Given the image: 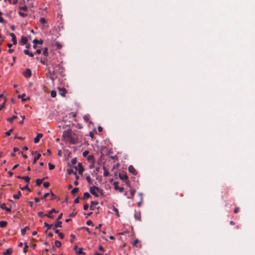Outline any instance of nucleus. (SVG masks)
<instances>
[{
	"instance_id": "nucleus-7",
	"label": "nucleus",
	"mask_w": 255,
	"mask_h": 255,
	"mask_svg": "<svg viewBox=\"0 0 255 255\" xmlns=\"http://www.w3.org/2000/svg\"><path fill=\"white\" fill-rule=\"evenodd\" d=\"M32 72L30 69H26L23 72V75L25 77H30L31 76Z\"/></svg>"
},
{
	"instance_id": "nucleus-50",
	"label": "nucleus",
	"mask_w": 255,
	"mask_h": 255,
	"mask_svg": "<svg viewBox=\"0 0 255 255\" xmlns=\"http://www.w3.org/2000/svg\"><path fill=\"white\" fill-rule=\"evenodd\" d=\"M88 208H89V206L87 204L84 205L83 209L84 210H87L88 209Z\"/></svg>"
},
{
	"instance_id": "nucleus-60",
	"label": "nucleus",
	"mask_w": 255,
	"mask_h": 255,
	"mask_svg": "<svg viewBox=\"0 0 255 255\" xmlns=\"http://www.w3.org/2000/svg\"><path fill=\"white\" fill-rule=\"evenodd\" d=\"M4 210H5L6 211L8 212H11V209H10V208H8V207H5Z\"/></svg>"
},
{
	"instance_id": "nucleus-52",
	"label": "nucleus",
	"mask_w": 255,
	"mask_h": 255,
	"mask_svg": "<svg viewBox=\"0 0 255 255\" xmlns=\"http://www.w3.org/2000/svg\"><path fill=\"white\" fill-rule=\"evenodd\" d=\"M5 207H5V204L4 203L1 204L0 205V208H1V209H2L4 210Z\"/></svg>"
},
{
	"instance_id": "nucleus-30",
	"label": "nucleus",
	"mask_w": 255,
	"mask_h": 255,
	"mask_svg": "<svg viewBox=\"0 0 255 255\" xmlns=\"http://www.w3.org/2000/svg\"><path fill=\"white\" fill-rule=\"evenodd\" d=\"M55 246L57 248H60L61 246V243L60 241L56 240L55 242Z\"/></svg>"
},
{
	"instance_id": "nucleus-15",
	"label": "nucleus",
	"mask_w": 255,
	"mask_h": 255,
	"mask_svg": "<svg viewBox=\"0 0 255 255\" xmlns=\"http://www.w3.org/2000/svg\"><path fill=\"white\" fill-rule=\"evenodd\" d=\"M62 223L61 221H60V220H57L55 222L54 226L55 228H58V227L61 228V227H62Z\"/></svg>"
},
{
	"instance_id": "nucleus-27",
	"label": "nucleus",
	"mask_w": 255,
	"mask_h": 255,
	"mask_svg": "<svg viewBox=\"0 0 255 255\" xmlns=\"http://www.w3.org/2000/svg\"><path fill=\"white\" fill-rule=\"evenodd\" d=\"M44 179H37L36 180V184L37 186H39L42 183V181Z\"/></svg>"
},
{
	"instance_id": "nucleus-59",
	"label": "nucleus",
	"mask_w": 255,
	"mask_h": 255,
	"mask_svg": "<svg viewBox=\"0 0 255 255\" xmlns=\"http://www.w3.org/2000/svg\"><path fill=\"white\" fill-rule=\"evenodd\" d=\"M239 211V207H236L235 209H234V212L235 213H237Z\"/></svg>"
},
{
	"instance_id": "nucleus-47",
	"label": "nucleus",
	"mask_w": 255,
	"mask_h": 255,
	"mask_svg": "<svg viewBox=\"0 0 255 255\" xmlns=\"http://www.w3.org/2000/svg\"><path fill=\"white\" fill-rule=\"evenodd\" d=\"M70 237L71 238V240H70V242L71 243H73L74 242V240L75 238V236L73 234H71L70 235Z\"/></svg>"
},
{
	"instance_id": "nucleus-43",
	"label": "nucleus",
	"mask_w": 255,
	"mask_h": 255,
	"mask_svg": "<svg viewBox=\"0 0 255 255\" xmlns=\"http://www.w3.org/2000/svg\"><path fill=\"white\" fill-rule=\"evenodd\" d=\"M24 245L25 246H24V248L23 249V252L24 253H26L27 252V249L28 246H27V244H26V243Z\"/></svg>"
},
{
	"instance_id": "nucleus-36",
	"label": "nucleus",
	"mask_w": 255,
	"mask_h": 255,
	"mask_svg": "<svg viewBox=\"0 0 255 255\" xmlns=\"http://www.w3.org/2000/svg\"><path fill=\"white\" fill-rule=\"evenodd\" d=\"M21 189L22 190H27L29 192H30V191H31L30 189L29 188V187H28V184H27L26 186H24V187H21Z\"/></svg>"
},
{
	"instance_id": "nucleus-32",
	"label": "nucleus",
	"mask_w": 255,
	"mask_h": 255,
	"mask_svg": "<svg viewBox=\"0 0 255 255\" xmlns=\"http://www.w3.org/2000/svg\"><path fill=\"white\" fill-rule=\"evenodd\" d=\"M22 179L24 180L27 183V184L29 183L30 180V178L28 176H23Z\"/></svg>"
},
{
	"instance_id": "nucleus-6",
	"label": "nucleus",
	"mask_w": 255,
	"mask_h": 255,
	"mask_svg": "<svg viewBox=\"0 0 255 255\" xmlns=\"http://www.w3.org/2000/svg\"><path fill=\"white\" fill-rule=\"evenodd\" d=\"M118 184H119V183L118 182H116V181L114 182L113 183L114 188H115V190H119V191L120 192H122L124 190V188L123 187H119Z\"/></svg>"
},
{
	"instance_id": "nucleus-22",
	"label": "nucleus",
	"mask_w": 255,
	"mask_h": 255,
	"mask_svg": "<svg viewBox=\"0 0 255 255\" xmlns=\"http://www.w3.org/2000/svg\"><path fill=\"white\" fill-rule=\"evenodd\" d=\"M21 195V192L20 191H18L17 194L13 195V197L15 199H19L20 198Z\"/></svg>"
},
{
	"instance_id": "nucleus-63",
	"label": "nucleus",
	"mask_w": 255,
	"mask_h": 255,
	"mask_svg": "<svg viewBox=\"0 0 255 255\" xmlns=\"http://www.w3.org/2000/svg\"><path fill=\"white\" fill-rule=\"evenodd\" d=\"M34 201H35V202L38 203L39 202V201H40V199L36 197V198H34Z\"/></svg>"
},
{
	"instance_id": "nucleus-1",
	"label": "nucleus",
	"mask_w": 255,
	"mask_h": 255,
	"mask_svg": "<svg viewBox=\"0 0 255 255\" xmlns=\"http://www.w3.org/2000/svg\"><path fill=\"white\" fill-rule=\"evenodd\" d=\"M62 67L61 65L59 64H57L52 70L51 69L50 67H48L47 68V73H46L47 77H49L50 79L53 82L54 80V78L53 77V75H55L58 73H61L62 72Z\"/></svg>"
},
{
	"instance_id": "nucleus-10",
	"label": "nucleus",
	"mask_w": 255,
	"mask_h": 255,
	"mask_svg": "<svg viewBox=\"0 0 255 255\" xmlns=\"http://www.w3.org/2000/svg\"><path fill=\"white\" fill-rule=\"evenodd\" d=\"M91 205L90 207V209L91 210H94L96 208L95 206L98 204V202L95 201H91Z\"/></svg>"
},
{
	"instance_id": "nucleus-26",
	"label": "nucleus",
	"mask_w": 255,
	"mask_h": 255,
	"mask_svg": "<svg viewBox=\"0 0 255 255\" xmlns=\"http://www.w3.org/2000/svg\"><path fill=\"white\" fill-rule=\"evenodd\" d=\"M33 42L35 44H42L43 43V40H38L37 39H35L33 40Z\"/></svg>"
},
{
	"instance_id": "nucleus-23",
	"label": "nucleus",
	"mask_w": 255,
	"mask_h": 255,
	"mask_svg": "<svg viewBox=\"0 0 255 255\" xmlns=\"http://www.w3.org/2000/svg\"><path fill=\"white\" fill-rule=\"evenodd\" d=\"M28 230H29V227L28 226H26L24 228L21 230V234L24 235L25 234L26 231Z\"/></svg>"
},
{
	"instance_id": "nucleus-8",
	"label": "nucleus",
	"mask_w": 255,
	"mask_h": 255,
	"mask_svg": "<svg viewBox=\"0 0 255 255\" xmlns=\"http://www.w3.org/2000/svg\"><path fill=\"white\" fill-rule=\"evenodd\" d=\"M119 177L123 181H126L128 180V177L126 173L122 172L119 173Z\"/></svg>"
},
{
	"instance_id": "nucleus-21",
	"label": "nucleus",
	"mask_w": 255,
	"mask_h": 255,
	"mask_svg": "<svg viewBox=\"0 0 255 255\" xmlns=\"http://www.w3.org/2000/svg\"><path fill=\"white\" fill-rule=\"evenodd\" d=\"M23 52H24V54H26V55H29V56H30V57H33V56H34V54H33V53H32V52H29L28 50H27V49H25V50H24V51H23Z\"/></svg>"
},
{
	"instance_id": "nucleus-51",
	"label": "nucleus",
	"mask_w": 255,
	"mask_h": 255,
	"mask_svg": "<svg viewBox=\"0 0 255 255\" xmlns=\"http://www.w3.org/2000/svg\"><path fill=\"white\" fill-rule=\"evenodd\" d=\"M59 235V237L61 238V239H63L64 237V235L63 233H59V234H58Z\"/></svg>"
},
{
	"instance_id": "nucleus-39",
	"label": "nucleus",
	"mask_w": 255,
	"mask_h": 255,
	"mask_svg": "<svg viewBox=\"0 0 255 255\" xmlns=\"http://www.w3.org/2000/svg\"><path fill=\"white\" fill-rule=\"evenodd\" d=\"M86 179L89 184H91L92 183V179L90 176H87Z\"/></svg>"
},
{
	"instance_id": "nucleus-64",
	"label": "nucleus",
	"mask_w": 255,
	"mask_h": 255,
	"mask_svg": "<svg viewBox=\"0 0 255 255\" xmlns=\"http://www.w3.org/2000/svg\"><path fill=\"white\" fill-rule=\"evenodd\" d=\"M54 232H55V233L59 234V230L57 229L55 227V228L54 229Z\"/></svg>"
},
{
	"instance_id": "nucleus-2",
	"label": "nucleus",
	"mask_w": 255,
	"mask_h": 255,
	"mask_svg": "<svg viewBox=\"0 0 255 255\" xmlns=\"http://www.w3.org/2000/svg\"><path fill=\"white\" fill-rule=\"evenodd\" d=\"M63 136L64 137V138L68 141L70 143L72 144H75L77 142V139L74 138L71 132L68 131H64L63 134Z\"/></svg>"
},
{
	"instance_id": "nucleus-45",
	"label": "nucleus",
	"mask_w": 255,
	"mask_h": 255,
	"mask_svg": "<svg viewBox=\"0 0 255 255\" xmlns=\"http://www.w3.org/2000/svg\"><path fill=\"white\" fill-rule=\"evenodd\" d=\"M12 130H13V129H12V128H11V129H9L8 131H6V132H5V134H6V136H9V135H10V133H11V132L12 131Z\"/></svg>"
},
{
	"instance_id": "nucleus-34",
	"label": "nucleus",
	"mask_w": 255,
	"mask_h": 255,
	"mask_svg": "<svg viewBox=\"0 0 255 255\" xmlns=\"http://www.w3.org/2000/svg\"><path fill=\"white\" fill-rule=\"evenodd\" d=\"M19 9L22 10H24L25 11L27 10V6L26 5H24V6H20L19 7Z\"/></svg>"
},
{
	"instance_id": "nucleus-16",
	"label": "nucleus",
	"mask_w": 255,
	"mask_h": 255,
	"mask_svg": "<svg viewBox=\"0 0 255 255\" xmlns=\"http://www.w3.org/2000/svg\"><path fill=\"white\" fill-rule=\"evenodd\" d=\"M12 249L8 248L4 252H3V255H9L12 253Z\"/></svg>"
},
{
	"instance_id": "nucleus-49",
	"label": "nucleus",
	"mask_w": 255,
	"mask_h": 255,
	"mask_svg": "<svg viewBox=\"0 0 255 255\" xmlns=\"http://www.w3.org/2000/svg\"><path fill=\"white\" fill-rule=\"evenodd\" d=\"M89 153V151L87 150H86L83 152V156L84 157H86Z\"/></svg>"
},
{
	"instance_id": "nucleus-31",
	"label": "nucleus",
	"mask_w": 255,
	"mask_h": 255,
	"mask_svg": "<svg viewBox=\"0 0 255 255\" xmlns=\"http://www.w3.org/2000/svg\"><path fill=\"white\" fill-rule=\"evenodd\" d=\"M55 45L56 46L57 48L58 49H61V47H62L61 44L60 43V42H59L58 41H56L55 42Z\"/></svg>"
},
{
	"instance_id": "nucleus-35",
	"label": "nucleus",
	"mask_w": 255,
	"mask_h": 255,
	"mask_svg": "<svg viewBox=\"0 0 255 255\" xmlns=\"http://www.w3.org/2000/svg\"><path fill=\"white\" fill-rule=\"evenodd\" d=\"M39 21L41 23L43 24H45L46 22V19L44 17H41L39 19Z\"/></svg>"
},
{
	"instance_id": "nucleus-5",
	"label": "nucleus",
	"mask_w": 255,
	"mask_h": 255,
	"mask_svg": "<svg viewBox=\"0 0 255 255\" xmlns=\"http://www.w3.org/2000/svg\"><path fill=\"white\" fill-rule=\"evenodd\" d=\"M76 170H78V172L79 174H82L84 170V168H83L82 164L80 162L78 163V167H75Z\"/></svg>"
},
{
	"instance_id": "nucleus-48",
	"label": "nucleus",
	"mask_w": 255,
	"mask_h": 255,
	"mask_svg": "<svg viewBox=\"0 0 255 255\" xmlns=\"http://www.w3.org/2000/svg\"><path fill=\"white\" fill-rule=\"evenodd\" d=\"M86 224L88 226H90V225L93 226V222L91 220L87 221L86 222Z\"/></svg>"
},
{
	"instance_id": "nucleus-29",
	"label": "nucleus",
	"mask_w": 255,
	"mask_h": 255,
	"mask_svg": "<svg viewBox=\"0 0 255 255\" xmlns=\"http://www.w3.org/2000/svg\"><path fill=\"white\" fill-rule=\"evenodd\" d=\"M43 55L45 56H48V48H45L43 51Z\"/></svg>"
},
{
	"instance_id": "nucleus-46",
	"label": "nucleus",
	"mask_w": 255,
	"mask_h": 255,
	"mask_svg": "<svg viewBox=\"0 0 255 255\" xmlns=\"http://www.w3.org/2000/svg\"><path fill=\"white\" fill-rule=\"evenodd\" d=\"M43 186L45 188H48L49 186V183L48 182H45L43 183Z\"/></svg>"
},
{
	"instance_id": "nucleus-53",
	"label": "nucleus",
	"mask_w": 255,
	"mask_h": 255,
	"mask_svg": "<svg viewBox=\"0 0 255 255\" xmlns=\"http://www.w3.org/2000/svg\"><path fill=\"white\" fill-rule=\"evenodd\" d=\"M25 96V94H23V95H22V96H21L19 95V96H18V98L22 97V101H25L26 100V99H24V97Z\"/></svg>"
},
{
	"instance_id": "nucleus-61",
	"label": "nucleus",
	"mask_w": 255,
	"mask_h": 255,
	"mask_svg": "<svg viewBox=\"0 0 255 255\" xmlns=\"http://www.w3.org/2000/svg\"><path fill=\"white\" fill-rule=\"evenodd\" d=\"M138 240H135V241H134V242L133 243V245L136 246V245L138 244Z\"/></svg>"
},
{
	"instance_id": "nucleus-18",
	"label": "nucleus",
	"mask_w": 255,
	"mask_h": 255,
	"mask_svg": "<svg viewBox=\"0 0 255 255\" xmlns=\"http://www.w3.org/2000/svg\"><path fill=\"white\" fill-rule=\"evenodd\" d=\"M91 197L90 194L88 192H85L83 197L81 198L82 200H85Z\"/></svg>"
},
{
	"instance_id": "nucleus-24",
	"label": "nucleus",
	"mask_w": 255,
	"mask_h": 255,
	"mask_svg": "<svg viewBox=\"0 0 255 255\" xmlns=\"http://www.w3.org/2000/svg\"><path fill=\"white\" fill-rule=\"evenodd\" d=\"M44 224V226L47 228V230L46 231V233H47V230H49L52 227V226H53V225L49 224H48L46 222H45Z\"/></svg>"
},
{
	"instance_id": "nucleus-4",
	"label": "nucleus",
	"mask_w": 255,
	"mask_h": 255,
	"mask_svg": "<svg viewBox=\"0 0 255 255\" xmlns=\"http://www.w3.org/2000/svg\"><path fill=\"white\" fill-rule=\"evenodd\" d=\"M97 190H99V187L97 186H92L90 188V193L95 196L96 197H99V194L96 191H97Z\"/></svg>"
},
{
	"instance_id": "nucleus-25",
	"label": "nucleus",
	"mask_w": 255,
	"mask_h": 255,
	"mask_svg": "<svg viewBox=\"0 0 255 255\" xmlns=\"http://www.w3.org/2000/svg\"><path fill=\"white\" fill-rule=\"evenodd\" d=\"M103 169L104 171V176L105 177L108 176L109 175V172L108 170L106 169V168L105 166H104Z\"/></svg>"
},
{
	"instance_id": "nucleus-55",
	"label": "nucleus",
	"mask_w": 255,
	"mask_h": 255,
	"mask_svg": "<svg viewBox=\"0 0 255 255\" xmlns=\"http://www.w3.org/2000/svg\"><path fill=\"white\" fill-rule=\"evenodd\" d=\"M49 194H50L49 193H45L42 198L45 199V198H47L49 195Z\"/></svg>"
},
{
	"instance_id": "nucleus-54",
	"label": "nucleus",
	"mask_w": 255,
	"mask_h": 255,
	"mask_svg": "<svg viewBox=\"0 0 255 255\" xmlns=\"http://www.w3.org/2000/svg\"><path fill=\"white\" fill-rule=\"evenodd\" d=\"M79 202V197H77L75 200H74V203L77 204V203H78Z\"/></svg>"
},
{
	"instance_id": "nucleus-40",
	"label": "nucleus",
	"mask_w": 255,
	"mask_h": 255,
	"mask_svg": "<svg viewBox=\"0 0 255 255\" xmlns=\"http://www.w3.org/2000/svg\"><path fill=\"white\" fill-rule=\"evenodd\" d=\"M88 160L91 161H94V156L92 155H90L88 156Z\"/></svg>"
},
{
	"instance_id": "nucleus-12",
	"label": "nucleus",
	"mask_w": 255,
	"mask_h": 255,
	"mask_svg": "<svg viewBox=\"0 0 255 255\" xmlns=\"http://www.w3.org/2000/svg\"><path fill=\"white\" fill-rule=\"evenodd\" d=\"M128 171L133 175H136L137 174L136 170L134 169L132 165H130L128 167Z\"/></svg>"
},
{
	"instance_id": "nucleus-38",
	"label": "nucleus",
	"mask_w": 255,
	"mask_h": 255,
	"mask_svg": "<svg viewBox=\"0 0 255 255\" xmlns=\"http://www.w3.org/2000/svg\"><path fill=\"white\" fill-rule=\"evenodd\" d=\"M90 116L88 115L84 116L83 119L86 122L89 121L90 120Z\"/></svg>"
},
{
	"instance_id": "nucleus-28",
	"label": "nucleus",
	"mask_w": 255,
	"mask_h": 255,
	"mask_svg": "<svg viewBox=\"0 0 255 255\" xmlns=\"http://www.w3.org/2000/svg\"><path fill=\"white\" fill-rule=\"evenodd\" d=\"M17 118V116H12L11 118H8L7 119V121L10 122V123H12L13 122V120H15V119H16Z\"/></svg>"
},
{
	"instance_id": "nucleus-56",
	"label": "nucleus",
	"mask_w": 255,
	"mask_h": 255,
	"mask_svg": "<svg viewBox=\"0 0 255 255\" xmlns=\"http://www.w3.org/2000/svg\"><path fill=\"white\" fill-rule=\"evenodd\" d=\"M70 115H71L72 117L74 118H76L77 116V114L76 113H71Z\"/></svg>"
},
{
	"instance_id": "nucleus-33",
	"label": "nucleus",
	"mask_w": 255,
	"mask_h": 255,
	"mask_svg": "<svg viewBox=\"0 0 255 255\" xmlns=\"http://www.w3.org/2000/svg\"><path fill=\"white\" fill-rule=\"evenodd\" d=\"M79 190V188L77 187H75L73 189V190L71 191V193L74 195L75 193H76Z\"/></svg>"
},
{
	"instance_id": "nucleus-42",
	"label": "nucleus",
	"mask_w": 255,
	"mask_h": 255,
	"mask_svg": "<svg viewBox=\"0 0 255 255\" xmlns=\"http://www.w3.org/2000/svg\"><path fill=\"white\" fill-rule=\"evenodd\" d=\"M67 171H68V173L69 174H71L72 173H74V172H75V171H74L73 169L71 168V169H67Z\"/></svg>"
},
{
	"instance_id": "nucleus-20",
	"label": "nucleus",
	"mask_w": 255,
	"mask_h": 255,
	"mask_svg": "<svg viewBox=\"0 0 255 255\" xmlns=\"http://www.w3.org/2000/svg\"><path fill=\"white\" fill-rule=\"evenodd\" d=\"M40 156L41 154L40 153H38L36 156H35L33 161V164H35L37 160L39 159Z\"/></svg>"
},
{
	"instance_id": "nucleus-11",
	"label": "nucleus",
	"mask_w": 255,
	"mask_h": 255,
	"mask_svg": "<svg viewBox=\"0 0 255 255\" xmlns=\"http://www.w3.org/2000/svg\"><path fill=\"white\" fill-rule=\"evenodd\" d=\"M10 36L11 37L12 41L13 44H16L17 40L15 35L13 33H10Z\"/></svg>"
},
{
	"instance_id": "nucleus-37",
	"label": "nucleus",
	"mask_w": 255,
	"mask_h": 255,
	"mask_svg": "<svg viewBox=\"0 0 255 255\" xmlns=\"http://www.w3.org/2000/svg\"><path fill=\"white\" fill-rule=\"evenodd\" d=\"M50 95L51 97L55 98L56 96V92L54 90H52Z\"/></svg>"
},
{
	"instance_id": "nucleus-9",
	"label": "nucleus",
	"mask_w": 255,
	"mask_h": 255,
	"mask_svg": "<svg viewBox=\"0 0 255 255\" xmlns=\"http://www.w3.org/2000/svg\"><path fill=\"white\" fill-rule=\"evenodd\" d=\"M43 136V134L42 133H38L37 136L34 138V142L35 143H37L39 142L40 138Z\"/></svg>"
},
{
	"instance_id": "nucleus-14",
	"label": "nucleus",
	"mask_w": 255,
	"mask_h": 255,
	"mask_svg": "<svg viewBox=\"0 0 255 255\" xmlns=\"http://www.w3.org/2000/svg\"><path fill=\"white\" fill-rule=\"evenodd\" d=\"M75 250L76 252L77 253V254L78 255H81V254L85 255V253H84L82 252V248H78L77 246H76V247H75Z\"/></svg>"
},
{
	"instance_id": "nucleus-44",
	"label": "nucleus",
	"mask_w": 255,
	"mask_h": 255,
	"mask_svg": "<svg viewBox=\"0 0 255 255\" xmlns=\"http://www.w3.org/2000/svg\"><path fill=\"white\" fill-rule=\"evenodd\" d=\"M18 14H19V15H20L22 17H25L26 16V14L22 12V11H20L18 12Z\"/></svg>"
},
{
	"instance_id": "nucleus-3",
	"label": "nucleus",
	"mask_w": 255,
	"mask_h": 255,
	"mask_svg": "<svg viewBox=\"0 0 255 255\" xmlns=\"http://www.w3.org/2000/svg\"><path fill=\"white\" fill-rule=\"evenodd\" d=\"M57 212H58V211H56L55 209H52L49 212L48 214H44L43 212L40 211L38 213V215L41 217L46 216L50 219H53L54 216L51 215V213H57Z\"/></svg>"
},
{
	"instance_id": "nucleus-17",
	"label": "nucleus",
	"mask_w": 255,
	"mask_h": 255,
	"mask_svg": "<svg viewBox=\"0 0 255 255\" xmlns=\"http://www.w3.org/2000/svg\"><path fill=\"white\" fill-rule=\"evenodd\" d=\"M27 42V38L26 37L22 36L21 37V39L20 40L21 44L22 45H24V44H26Z\"/></svg>"
},
{
	"instance_id": "nucleus-58",
	"label": "nucleus",
	"mask_w": 255,
	"mask_h": 255,
	"mask_svg": "<svg viewBox=\"0 0 255 255\" xmlns=\"http://www.w3.org/2000/svg\"><path fill=\"white\" fill-rule=\"evenodd\" d=\"M134 193H135V191L131 190L130 194H131V198H133Z\"/></svg>"
},
{
	"instance_id": "nucleus-62",
	"label": "nucleus",
	"mask_w": 255,
	"mask_h": 255,
	"mask_svg": "<svg viewBox=\"0 0 255 255\" xmlns=\"http://www.w3.org/2000/svg\"><path fill=\"white\" fill-rule=\"evenodd\" d=\"M62 216H63V214L62 213H60V215H59L58 218L57 219V220H60L62 218Z\"/></svg>"
},
{
	"instance_id": "nucleus-41",
	"label": "nucleus",
	"mask_w": 255,
	"mask_h": 255,
	"mask_svg": "<svg viewBox=\"0 0 255 255\" xmlns=\"http://www.w3.org/2000/svg\"><path fill=\"white\" fill-rule=\"evenodd\" d=\"M48 166L50 170H53L55 168V165L50 163H48Z\"/></svg>"
},
{
	"instance_id": "nucleus-57",
	"label": "nucleus",
	"mask_w": 255,
	"mask_h": 255,
	"mask_svg": "<svg viewBox=\"0 0 255 255\" xmlns=\"http://www.w3.org/2000/svg\"><path fill=\"white\" fill-rule=\"evenodd\" d=\"M5 20L1 16H0V22L5 23Z\"/></svg>"
},
{
	"instance_id": "nucleus-13",
	"label": "nucleus",
	"mask_w": 255,
	"mask_h": 255,
	"mask_svg": "<svg viewBox=\"0 0 255 255\" xmlns=\"http://www.w3.org/2000/svg\"><path fill=\"white\" fill-rule=\"evenodd\" d=\"M59 94L62 97H65V94L67 92L66 89L65 88H59Z\"/></svg>"
},
{
	"instance_id": "nucleus-19",
	"label": "nucleus",
	"mask_w": 255,
	"mask_h": 255,
	"mask_svg": "<svg viewBox=\"0 0 255 255\" xmlns=\"http://www.w3.org/2000/svg\"><path fill=\"white\" fill-rule=\"evenodd\" d=\"M7 225V223L4 221H0V228H5Z\"/></svg>"
}]
</instances>
